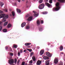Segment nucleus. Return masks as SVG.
<instances>
[{
	"label": "nucleus",
	"mask_w": 65,
	"mask_h": 65,
	"mask_svg": "<svg viewBox=\"0 0 65 65\" xmlns=\"http://www.w3.org/2000/svg\"><path fill=\"white\" fill-rule=\"evenodd\" d=\"M27 47L28 48H30V46H28Z\"/></svg>",
	"instance_id": "55"
},
{
	"label": "nucleus",
	"mask_w": 65,
	"mask_h": 65,
	"mask_svg": "<svg viewBox=\"0 0 65 65\" xmlns=\"http://www.w3.org/2000/svg\"><path fill=\"white\" fill-rule=\"evenodd\" d=\"M34 15L35 17H37L38 15V14L37 12H35L34 14Z\"/></svg>",
	"instance_id": "17"
},
{
	"label": "nucleus",
	"mask_w": 65,
	"mask_h": 65,
	"mask_svg": "<svg viewBox=\"0 0 65 65\" xmlns=\"http://www.w3.org/2000/svg\"><path fill=\"white\" fill-rule=\"evenodd\" d=\"M14 4H15V5H17V3H15Z\"/></svg>",
	"instance_id": "56"
},
{
	"label": "nucleus",
	"mask_w": 65,
	"mask_h": 65,
	"mask_svg": "<svg viewBox=\"0 0 65 65\" xmlns=\"http://www.w3.org/2000/svg\"><path fill=\"white\" fill-rule=\"evenodd\" d=\"M49 2L50 3H52V0H50Z\"/></svg>",
	"instance_id": "41"
},
{
	"label": "nucleus",
	"mask_w": 65,
	"mask_h": 65,
	"mask_svg": "<svg viewBox=\"0 0 65 65\" xmlns=\"http://www.w3.org/2000/svg\"><path fill=\"white\" fill-rule=\"evenodd\" d=\"M3 31L4 32L6 33V32H7V29H4L3 30Z\"/></svg>",
	"instance_id": "19"
},
{
	"label": "nucleus",
	"mask_w": 65,
	"mask_h": 65,
	"mask_svg": "<svg viewBox=\"0 0 65 65\" xmlns=\"http://www.w3.org/2000/svg\"><path fill=\"white\" fill-rule=\"evenodd\" d=\"M12 15L13 16V17H14L15 15V12H14V11H13L12 12Z\"/></svg>",
	"instance_id": "25"
},
{
	"label": "nucleus",
	"mask_w": 65,
	"mask_h": 65,
	"mask_svg": "<svg viewBox=\"0 0 65 65\" xmlns=\"http://www.w3.org/2000/svg\"><path fill=\"white\" fill-rule=\"evenodd\" d=\"M32 59L33 60L34 62H35L36 61V57L35 56H33L32 57Z\"/></svg>",
	"instance_id": "16"
},
{
	"label": "nucleus",
	"mask_w": 65,
	"mask_h": 65,
	"mask_svg": "<svg viewBox=\"0 0 65 65\" xmlns=\"http://www.w3.org/2000/svg\"><path fill=\"white\" fill-rule=\"evenodd\" d=\"M12 25H11V24H10V23H9L8 24L7 27L8 28H10V27H12Z\"/></svg>",
	"instance_id": "18"
},
{
	"label": "nucleus",
	"mask_w": 65,
	"mask_h": 65,
	"mask_svg": "<svg viewBox=\"0 0 65 65\" xmlns=\"http://www.w3.org/2000/svg\"><path fill=\"white\" fill-rule=\"evenodd\" d=\"M39 30L40 31H41L42 30V27L39 28Z\"/></svg>",
	"instance_id": "32"
},
{
	"label": "nucleus",
	"mask_w": 65,
	"mask_h": 65,
	"mask_svg": "<svg viewBox=\"0 0 65 65\" xmlns=\"http://www.w3.org/2000/svg\"><path fill=\"white\" fill-rule=\"evenodd\" d=\"M2 29V26H0V31H1Z\"/></svg>",
	"instance_id": "39"
},
{
	"label": "nucleus",
	"mask_w": 65,
	"mask_h": 65,
	"mask_svg": "<svg viewBox=\"0 0 65 65\" xmlns=\"http://www.w3.org/2000/svg\"><path fill=\"white\" fill-rule=\"evenodd\" d=\"M18 55L19 56H20V52H18Z\"/></svg>",
	"instance_id": "47"
},
{
	"label": "nucleus",
	"mask_w": 65,
	"mask_h": 65,
	"mask_svg": "<svg viewBox=\"0 0 65 65\" xmlns=\"http://www.w3.org/2000/svg\"><path fill=\"white\" fill-rule=\"evenodd\" d=\"M30 28V26H27L26 27V29H29Z\"/></svg>",
	"instance_id": "33"
},
{
	"label": "nucleus",
	"mask_w": 65,
	"mask_h": 65,
	"mask_svg": "<svg viewBox=\"0 0 65 65\" xmlns=\"http://www.w3.org/2000/svg\"><path fill=\"white\" fill-rule=\"evenodd\" d=\"M33 12H34V13H35V12H35V11H33Z\"/></svg>",
	"instance_id": "54"
},
{
	"label": "nucleus",
	"mask_w": 65,
	"mask_h": 65,
	"mask_svg": "<svg viewBox=\"0 0 65 65\" xmlns=\"http://www.w3.org/2000/svg\"><path fill=\"white\" fill-rule=\"evenodd\" d=\"M31 44L30 43H28L25 44V45H26V46H28V45H29L30 44Z\"/></svg>",
	"instance_id": "21"
},
{
	"label": "nucleus",
	"mask_w": 65,
	"mask_h": 65,
	"mask_svg": "<svg viewBox=\"0 0 65 65\" xmlns=\"http://www.w3.org/2000/svg\"><path fill=\"white\" fill-rule=\"evenodd\" d=\"M47 12L46 11L42 13L43 14H47Z\"/></svg>",
	"instance_id": "30"
},
{
	"label": "nucleus",
	"mask_w": 65,
	"mask_h": 65,
	"mask_svg": "<svg viewBox=\"0 0 65 65\" xmlns=\"http://www.w3.org/2000/svg\"><path fill=\"white\" fill-rule=\"evenodd\" d=\"M5 15L4 14H2L0 15V18H4V17Z\"/></svg>",
	"instance_id": "12"
},
{
	"label": "nucleus",
	"mask_w": 65,
	"mask_h": 65,
	"mask_svg": "<svg viewBox=\"0 0 65 65\" xmlns=\"http://www.w3.org/2000/svg\"><path fill=\"white\" fill-rule=\"evenodd\" d=\"M44 50H41L40 52V54L41 55H42L43 54V53H44Z\"/></svg>",
	"instance_id": "9"
},
{
	"label": "nucleus",
	"mask_w": 65,
	"mask_h": 65,
	"mask_svg": "<svg viewBox=\"0 0 65 65\" xmlns=\"http://www.w3.org/2000/svg\"><path fill=\"white\" fill-rule=\"evenodd\" d=\"M20 52V53H23V50H21Z\"/></svg>",
	"instance_id": "44"
},
{
	"label": "nucleus",
	"mask_w": 65,
	"mask_h": 65,
	"mask_svg": "<svg viewBox=\"0 0 65 65\" xmlns=\"http://www.w3.org/2000/svg\"><path fill=\"white\" fill-rule=\"evenodd\" d=\"M24 52H26V50H24Z\"/></svg>",
	"instance_id": "53"
},
{
	"label": "nucleus",
	"mask_w": 65,
	"mask_h": 65,
	"mask_svg": "<svg viewBox=\"0 0 65 65\" xmlns=\"http://www.w3.org/2000/svg\"><path fill=\"white\" fill-rule=\"evenodd\" d=\"M7 49H8V47H6V50H7Z\"/></svg>",
	"instance_id": "49"
},
{
	"label": "nucleus",
	"mask_w": 65,
	"mask_h": 65,
	"mask_svg": "<svg viewBox=\"0 0 65 65\" xmlns=\"http://www.w3.org/2000/svg\"><path fill=\"white\" fill-rule=\"evenodd\" d=\"M37 24L38 25H39L40 21L39 20H37Z\"/></svg>",
	"instance_id": "23"
},
{
	"label": "nucleus",
	"mask_w": 65,
	"mask_h": 65,
	"mask_svg": "<svg viewBox=\"0 0 65 65\" xmlns=\"http://www.w3.org/2000/svg\"><path fill=\"white\" fill-rule=\"evenodd\" d=\"M63 49V47L62 46H61L60 47V51H62Z\"/></svg>",
	"instance_id": "20"
},
{
	"label": "nucleus",
	"mask_w": 65,
	"mask_h": 65,
	"mask_svg": "<svg viewBox=\"0 0 65 65\" xmlns=\"http://www.w3.org/2000/svg\"><path fill=\"white\" fill-rule=\"evenodd\" d=\"M32 18H33L32 17H30L27 20L30 21H31V20H32Z\"/></svg>",
	"instance_id": "15"
},
{
	"label": "nucleus",
	"mask_w": 65,
	"mask_h": 65,
	"mask_svg": "<svg viewBox=\"0 0 65 65\" xmlns=\"http://www.w3.org/2000/svg\"><path fill=\"white\" fill-rule=\"evenodd\" d=\"M42 2H43V0H40L39 1V2L40 3H41Z\"/></svg>",
	"instance_id": "36"
},
{
	"label": "nucleus",
	"mask_w": 65,
	"mask_h": 65,
	"mask_svg": "<svg viewBox=\"0 0 65 65\" xmlns=\"http://www.w3.org/2000/svg\"><path fill=\"white\" fill-rule=\"evenodd\" d=\"M41 61L38 60L36 64L37 65H40L41 63Z\"/></svg>",
	"instance_id": "5"
},
{
	"label": "nucleus",
	"mask_w": 65,
	"mask_h": 65,
	"mask_svg": "<svg viewBox=\"0 0 65 65\" xmlns=\"http://www.w3.org/2000/svg\"><path fill=\"white\" fill-rule=\"evenodd\" d=\"M45 4L46 5V6H47L48 7H51L52 6V5H50V4L49 3H45Z\"/></svg>",
	"instance_id": "10"
},
{
	"label": "nucleus",
	"mask_w": 65,
	"mask_h": 65,
	"mask_svg": "<svg viewBox=\"0 0 65 65\" xmlns=\"http://www.w3.org/2000/svg\"><path fill=\"white\" fill-rule=\"evenodd\" d=\"M20 60L19 59L18 60L17 62V65H19L20 63Z\"/></svg>",
	"instance_id": "35"
},
{
	"label": "nucleus",
	"mask_w": 65,
	"mask_h": 65,
	"mask_svg": "<svg viewBox=\"0 0 65 65\" xmlns=\"http://www.w3.org/2000/svg\"><path fill=\"white\" fill-rule=\"evenodd\" d=\"M17 12H18L19 13H20V12H21V10L19 9H17Z\"/></svg>",
	"instance_id": "22"
},
{
	"label": "nucleus",
	"mask_w": 65,
	"mask_h": 65,
	"mask_svg": "<svg viewBox=\"0 0 65 65\" xmlns=\"http://www.w3.org/2000/svg\"><path fill=\"white\" fill-rule=\"evenodd\" d=\"M4 11H5L6 12H7V11H8V10L7 9H6L4 10Z\"/></svg>",
	"instance_id": "38"
},
{
	"label": "nucleus",
	"mask_w": 65,
	"mask_h": 65,
	"mask_svg": "<svg viewBox=\"0 0 65 65\" xmlns=\"http://www.w3.org/2000/svg\"><path fill=\"white\" fill-rule=\"evenodd\" d=\"M41 24H43V20H41Z\"/></svg>",
	"instance_id": "42"
},
{
	"label": "nucleus",
	"mask_w": 65,
	"mask_h": 65,
	"mask_svg": "<svg viewBox=\"0 0 65 65\" xmlns=\"http://www.w3.org/2000/svg\"><path fill=\"white\" fill-rule=\"evenodd\" d=\"M28 65H32V64H28Z\"/></svg>",
	"instance_id": "59"
},
{
	"label": "nucleus",
	"mask_w": 65,
	"mask_h": 65,
	"mask_svg": "<svg viewBox=\"0 0 65 65\" xmlns=\"http://www.w3.org/2000/svg\"><path fill=\"white\" fill-rule=\"evenodd\" d=\"M3 13V11L0 10V14H1V13Z\"/></svg>",
	"instance_id": "45"
},
{
	"label": "nucleus",
	"mask_w": 65,
	"mask_h": 65,
	"mask_svg": "<svg viewBox=\"0 0 65 65\" xmlns=\"http://www.w3.org/2000/svg\"><path fill=\"white\" fill-rule=\"evenodd\" d=\"M49 62H50V61L48 60H46L45 62V65H49Z\"/></svg>",
	"instance_id": "11"
},
{
	"label": "nucleus",
	"mask_w": 65,
	"mask_h": 65,
	"mask_svg": "<svg viewBox=\"0 0 65 65\" xmlns=\"http://www.w3.org/2000/svg\"><path fill=\"white\" fill-rule=\"evenodd\" d=\"M30 15L29 14H27L26 16V18H28V17H29Z\"/></svg>",
	"instance_id": "43"
},
{
	"label": "nucleus",
	"mask_w": 65,
	"mask_h": 65,
	"mask_svg": "<svg viewBox=\"0 0 65 65\" xmlns=\"http://www.w3.org/2000/svg\"><path fill=\"white\" fill-rule=\"evenodd\" d=\"M9 54L11 56H12L13 55V54L11 52H9Z\"/></svg>",
	"instance_id": "27"
},
{
	"label": "nucleus",
	"mask_w": 65,
	"mask_h": 65,
	"mask_svg": "<svg viewBox=\"0 0 65 65\" xmlns=\"http://www.w3.org/2000/svg\"><path fill=\"white\" fill-rule=\"evenodd\" d=\"M22 1H23V0H22Z\"/></svg>",
	"instance_id": "61"
},
{
	"label": "nucleus",
	"mask_w": 65,
	"mask_h": 65,
	"mask_svg": "<svg viewBox=\"0 0 65 65\" xmlns=\"http://www.w3.org/2000/svg\"><path fill=\"white\" fill-rule=\"evenodd\" d=\"M18 1L19 2H21V1L20 0H18Z\"/></svg>",
	"instance_id": "51"
},
{
	"label": "nucleus",
	"mask_w": 65,
	"mask_h": 65,
	"mask_svg": "<svg viewBox=\"0 0 65 65\" xmlns=\"http://www.w3.org/2000/svg\"><path fill=\"white\" fill-rule=\"evenodd\" d=\"M2 22L0 21V25H1V24H2Z\"/></svg>",
	"instance_id": "50"
},
{
	"label": "nucleus",
	"mask_w": 65,
	"mask_h": 65,
	"mask_svg": "<svg viewBox=\"0 0 65 65\" xmlns=\"http://www.w3.org/2000/svg\"><path fill=\"white\" fill-rule=\"evenodd\" d=\"M63 62L61 61H60V63L58 65H63Z\"/></svg>",
	"instance_id": "26"
},
{
	"label": "nucleus",
	"mask_w": 65,
	"mask_h": 65,
	"mask_svg": "<svg viewBox=\"0 0 65 65\" xmlns=\"http://www.w3.org/2000/svg\"><path fill=\"white\" fill-rule=\"evenodd\" d=\"M54 62L55 64H57L58 62V59L57 58H55L54 60Z\"/></svg>",
	"instance_id": "7"
},
{
	"label": "nucleus",
	"mask_w": 65,
	"mask_h": 65,
	"mask_svg": "<svg viewBox=\"0 0 65 65\" xmlns=\"http://www.w3.org/2000/svg\"><path fill=\"white\" fill-rule=\"evenodd\" d=\"M30 52H31V51H29Z\"/></svg>",
	"instance_id": "60"
},
{
	"label": "nucleus",
	"mask_w": 65,
	"mask_h": 65,
	"mask_svg": "<svg viewBox=\"0 0 65 65\" xmlns=\"http://www.w3.org/2000/svg\"><path fill=\"white\" fill-rule=\"evenodd\" d=\"M9 63L10 65H11V64H13L14 63V60L12 59H11L10 60H9Z\"/></svg>",
	"instance_id": "3"
},
{
	"label": "nucleus",
	"mask_w": 65,
	"mask_h": 65,
	"mask_svg": "<svg viewBox=\"0 0 65 65\" xmlns=\"http://www.w3.org/2000/svg\"><path fill=\"white\" fill-rule=\"evenodd\" d=\"M43 59L44 60H48L49 59V58L47 56H45L43 57Z\"/></svg>",
	"instance_id": "14"
},
{
	"label": "nucleus",
	"mask_w": 65,
	"mask_h": 65,
	"mask_svg": "<svg viewBox=\"0 0 65 65\" xmlns=\"http://www.w3.org/2000/svg\"><path fill=\"white\" fill-rule=\"evenodd\" d=\"M29 63L30 64H32L33 63V60H30L29 62Z\"/></svg>",
	"instance_id": "31"
},
{
	"label": "nucleus",
	"mask_w": 65,
	"mask_h": 65,
	"mask_svg": "<svg viewBox=\"0 0 65 65\" xmlns=\"http://www.w3.org/2000/svg\"><path fill=\"white\" fill-rule=\"evenodd\" d=\"M46 54L47 56L49 57H52L51 54L48 52H47Z\"/></svg>",
	"instance_id": "6"
},
{
	"label": "nucleus",
	"mask_w": 65,
	"mask_h": 65,
	"mask_svg": "<svg viewBox=\"0 0 65 65\" xmlns=\"http://www.w3.org/2000/svg\"><path fill=\"white\" fill-rule=\"evenodd\" d=\"M37 47L38 49H39V46H37Z\"/></svg>",
	"instance_id": "52"
},
{
	"label": "nucleus",
	"mask_w": 65,
	"mask_h": 65,
	"mask_svg": "<svg viewBox=\"0 0 65 65\" xmlns=\"http://www.w3.org/2000/svg\"><path fill=\"white\" fill-rule=\"evenodd\" d=\"M7 24H8V22H5V23H4V25L6 26V25H7Z\"/></svg>",
	"instance_id": "28"
},
{
	"label": "nucleus",
	"mask_w": 65,
	"mask_h": 65,
	"mask_svg": "<svg viewBox=\"0 0 65 65\" xmlns=\"http://www.w3.org/2000/svg\"><path fill=\"white\" fill-rule=\"evenodd\" d=\"M45 1H47H47H48V0H45Z\"/></svg>",
	"instance_id": "57"
},
{
	"label": "nucleus",
	"mask_w": 65,
	"mask_h": 65,
	"mask_svg": "<svg viewBox=\"0 0 65 65\" xmlns=\"http://www.w3.org/2000/svg\"><path fill=\"white\" fill-rule=\"evenodd\" d=\"M25 25H26V23L25 22H24L22 23L21 24V26L22 27H23L25 26Z\"/></svg>",
	"instance_id": "13"
},
{
	"label": "nucleus",
	"mask_w": 65,
	"mask_h": 65,
	"mask_svg": "<svg viewBox=\"0 0 65 65\" xmlns=\"http://www.w3.org/2000/svg\"><path fill=\"white\" fill-rule=\"evenodd\" d=\"M8 18V15H5L4 17L3 18V19L2 20V22H6V19H7Z\"/></svg>",
	"instance_id": "2"
},
{
	"label": "nucleus",
	"mask_w": 65,
	"mask_h": 65,
	"mask_svg": "<svg viewBox=\"0 0 65 65\" xmlns=\"http://www.w3.org/2000/svg\"><path fill=\"white\" fill-rule=\"evenodd\" d=\"M9 49H10V50L11 51H12V49H11V47H9Z\"/></svg>",
	"instance_id": "46"
},
{
	"label": "nucleus",
	"mask_w": 65,
	"mask_h": 65,
	"mask_svg": "<svg viewBox=\"0 0 65 65\" xmlns=\"http://www.w3.org/2000/svg\"><path fill=\"white\" fill-rule=\"evenodd\" d=\"M44 5L43 4H42L40 5L39 6V9H43L44 7Z\"/></svg>",
	"instance_id": "4"
},
{
	"label": "nucleus",
	"mask_w": 65,
	"mask_h": 65,
	"mask_svg": "<svg viewBox=\"0 0 65 65\" xmlns=\"http://www.w3.org/2000/svg\"><path fill=\"white\" fill-rule=\"evenodd\" d=\"M0 5L1 7H2L3 5H4V4L3 2H1L0 3Z\"/></svg>",
	"instance_id": "29"
},
{
	"label": "nucleus",
	"mask_w": 65,
	"mask_h": 65,
	"mask_svg": "<svg viewBox=\"0 0 65 65\" xmlns=\"http://www.w3.org/2000/svg\"><path fill=\"white\" fill-rule=\"evenodd\" d=\"M34 0V1L35 0Z\"/></svg>",
	"instance_id": "62"
},
{
	"label": "nucleus",
	"mask_w": 65,
	"mask_h": 65,
	"mask_svg": "<svg viewBox=\"0 0 65 65\" xmlns=\"http://www.w3.org/2000/svg\"><path fill=\"white\" fill-rule=\"evenodd\" d=\"M24 65H27V63H25Z\"/></svg>",
	"instance_id": "58"
},
{
	"label": "nucleus",
	"mask_w": 65,
	"mask_h": 65,
	"mask_svg": "<svg viewBox=\"0 0 65 65\" xmlns=\"http://www.w3.org/2000/svg\"><path fill=\"white\" fill-rule=\"evenodd\" d=\"M25 62L23 61L22 62L21 65H25Z\"/></svg>",
	"instance_id": "40"
},
{
	"label": "nucleus",
	"mask_w": 65,
	"mask_h": 65,
	"mask_svg": "<svg viewBox=\"0 0 65 65\" xmlns=\"http://www.w3.org/2000/svg\"><path fill=\"white\" fill-rule=\"evenodd\" d=\"M60 5L59 3L57 2L56 3V7H54L53 8V10L54 11H58L60 9V7L59 6Z\"/></svg>",
	"instance_id": "1"
},
{
	"label": "nucleus",
	"mask_w": 65,
	"mask_h": 65,
	"mask_svg": "<svg viewBox=\"0 0 65 65\" xmlns=\"http://www.w3.org/2000/svg\"><path fill=\"white\" fill-rule=\"evenodd\" d=\"M17 59L15 58L14 60V63L15 64H16L17 63Z\"/></svg>",
	"instance_id": "34"
},
{
	"label": "nucleus",
	"mask_w": 65,
	"mask_h": 65,
	"mask_svg": "<svg viewBox=\"0 0 65 65\" xmlns=\"http://www.w3.org/2000/svg\"><path fill=\"white\" fill-rule=\"evenodd\" d=\"M58 1L60 2V3H65V0H58Z\"/></svg>",
	"instance_id": "8"
},
{
	"label": "nucleus",
	"mask_w": 65,
	"mask_h": 65,
	"mask_svg": "<svg viewBox=\"0 0 65 65\" xmlns=\"http://www.w3.org/2000/svg\"><path fill=\"white\" fill-rule=\"evenodd\" d=\"M17 47H18L17 46L15 45V44H14L13 45V47H14V48H17Z\"/></svg>",
	"instance_id": "24"
},
{
	"label": "nucleus",
	"mask_w": 65,
	"mask_h": 65,
	"mask_svg": "<svg viewBox=\"0 0 65 65\" xmlns=\"http://www.w3.org/2000/svg\"><path fill=\"white\" fill-rule=\"evenodd\" d=\"M33 54H34V53H33V52H31L30 53V57H32V55H33Z\"/></svg>",
	"instance_id": "37"
},
{
	"label": "nucleus",
	"mask_w": 65,
	"mask_h": 65,
	"mask_svg": "<svg viewBox=\"0 0 65 65\" xmlns=\"http://www.w3.org/2000/svg\"><path fill=\"white\" fill-rule=\"evenodd\" d=\"M64 54V53L63 52H60V54H62V55H63Z\"/></svg>",
	"instance_id": "48"
}]
</instances>
